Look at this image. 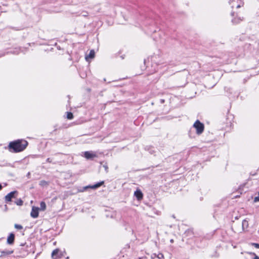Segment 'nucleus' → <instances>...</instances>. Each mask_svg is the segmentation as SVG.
Returning <instances> with one entry per match:
<instances>
[{"label": "nucleus", "instance_id": "1", "mask_svg": "<svg viewBox=\"0 0 259 259\" xmlns=\"http://www.w3.org/2000/svg\"><path fill=\"white\" fill-rule=\"evenodd\" d=\"M27 144L28 143L26 141L18 140L9 143V149L12 152H21L26 148Z\"/></svg>", "mask_w": 259, "mask_h": 259}, {"label": "nucleus", "instance_id": "2", "mask_svg": "<svg viewBox=\"0 0 259 259\" xmlns=\"http://www.w3.org/2000/svg\"><path fill=\"white\" fill-rule=\"evenodd\" d=\"M194 127L196 129V133L198 135L201 134L204 131V125L197 120L193 124Z\"/></svg>", "mask_w": 259, "mask_h": 259}, {"label": "nucleus", "instance_id": "3", "mask_svg": "<svg viewBox=\"0 0 259 259\" xmlns=\"http://www.w3.org/2000/svg\"><path fill=\"white\" fill-rule=\"evenodd\" d=\"M62 254L59 249H56L52 253V257L53 259H58L62 256Z\"/></svg>", "mask_w": 259, "mask_h": 259}, {"label": "nucleus", "instance_id": "4", "mask_svg": "<svg viewBox=\"0 0 259 259\" xmlns=\"http://www.w3.org/2000/svg\"><path fill=\"white\" fill-rule=\"evenodd\" d=\"M18 194V192L14 191L8 194L5 196V200L6 202H10L11 201L12 198L15 197V195Z\"/></svg>", "mask_w": 259, "mask_h": 259}, {"label": "nucleus", "instance_id": "5", "mask_svg": "<svg viewBox=\"0 0 259 259\" xmlns=\"http://www.w3.org/2000/svg\"><path fill=\"white\" fill-rule=\"evenodd\" d=\"M84 156L87 159H92L97 157V154L92 151H86L84 153Z\"/></svg>", "mask_w": 259, "mask_h": 259}, {"label": "nucleus", "instance_id": "6", "mask_svg": "<svg viewBox=\"0 0 259 259\" xmlns=\"http://www.w3.org/2000/svg\"><path fill=\"white\" fill-rule=\"evenodd\" d=\"M38 210L39 208L33 206L32 208V210L30 213L31 216L33 218H36L38 216Z\"/></svg>", "mask_w": 259, "mask_h": 259}, {"label": "nucleus", "instance_id": "7", "mask_svg": "<svg viewBox=\"0 0 259 259\" xmlns=\"http://www.w3.org/2000/svg\"><path fill=\"white\" fill-rule=\"evenodd\" d=\"M104 183V181H101L100 182H99L95 185H92V186H88L84 187V189H86L88 188H92L93 189H96L100 186H101L102 185H103Z\"/></svg>", "mask_w": 259, "mask_h": 259}, {"label": "nucleus", "instance_id": "8", "mask_svg": "<svg viewBox=\"0 0 259 259\" xmlns=\"http://www.w3.org/2000/svg\"><path fill=\"white\" fill-rule=\"evenodd\" d=\"M15 235L13 233H11L7 238V243L9 244H12L14 241Z\"/></svg>", "mask_w": 259, "mask_h": 259}, {"label": "nucleus", "instance_id": "9", "mask_svg": "<svg viewBox=\"0 0 259 259\" xmlns=\"http://www.w3.org/2000/svg\"><path fill=\"white\" fill-rule=\"evenodd\" d=\"M95 57V52L93 50L90 51L88 55L85 56V59L88 61L89 59H93Z\"/></svg>", "mask_w": 259, "mask_h": 259}, {"label": "nucleus", "instance_id": "10", "mask_svg": "<svg viewBox=\"0 0 259 259\" xmlns=\"http://www.w3.org/2000/svg\"><path fill=\"white\" fill-rule=\"evenodd\" d=\"M135 195L138 199H141L143 197V194L140 190H137L135 192Z\"/></svg>", "mask_w": 259, "mask_h": 259}, {"label": "nucleus", "instance_id": "11", "mask_svg": "<svg viewBox=\"0 0 259 259\" xmlns=\"http://www.w3.org/2000/svg\"><path fill=\"white\" fill-rule=\"evenodd\" d=\"M248 227V222L247 220H244L242 223V230H244L247 229Z\"/></svg>", "mask_w": 259, "mask_h": 259}, {"label": "nucleus", "instance_id": "12", "mask_svg": "<svg viewBox=\"0 0 259 259\" xmlns=\"http://www.w3.org/2000/svg\"><path fill=\"white\" fill-rule=\"evenodd\" d=\"M40 207L39 208V209H40L41 210L44 211L46 209V205L45 202L42 201L40 202Z\"/></svg>", "mask_w": 259, "mask_h": 259}, {"label": "nucleus", "instance_id": "13", "mask_svg": "<svg viewBox=\"0 0 259 259\" xmlns=\"http://www.w3.org/2000/svg\"><path fill=\"white\" fill-rule=\"evenodd\" d=\"M153 255H154L155 257H156L159 259H162V258H164V255L161 253H159L158 254L154 253V254H153Z\"/></svg>", "mask_w": 259, "mask_h": 259}, {"label": "nucleus", "instance_id": "14", "mask_svg": "<svg viewBox=\"0 0 259 259\" xmlns=\"http://www.w3.org/2000/svg\"><path fill=\"white\" fill-rule=\"evenodd\" d=\"M39 185L43 187L47 186L48 185V183L47 181L42 180L40 182Z\"/></svg>", "mask_w": 259, "mask_h": 259}, {"label": "nucleus", "instance_id": "15", "mask_svg": "<svg viewBox=\"0 0 259 259\" xmlns=\"http://www.w3.org/2000/svg\"><path fill=\"white\" fill-rule=\"evenodd\" d=\"M73 117V114L71 112H67V118L69 119H71Z\"/></svg>", "mask_w": 259, "mask_h": 259}, {"label": "nucleus", "instance_id": "16", "mask_svg": "<svg viewBox=\"0 0 259 259\" xmlns=\"http://www.w3.org/2000/svg\"><path fill=\"white\" fill-rule=\"evenodd\" d=\"M13 252V251L6 250V251H3L2 252V253L3 254H12Z\"/></svg>", "mask_w": 259, "mask_h": 259}, {"label": "nucleus", "instance_id": "17", "mask_svg": "<svg viewBox=\"0 0 259 259\" xmlns=\"http://www.w3.org/2000/svg\"><path fill=\"white\" fill-rule=\"evenodd\" d=\"M241 4H242L241 2H240L239 4H233L232 6V7L234 8V7H236V8H240L241 7Z\"/></svg>", "mask_w": 259, "mask_h": 259}, {"label": "nucleus", "instance_id": "18", "mask_svg": "<svg viewBox=\"0 0 259 259\" xmlns=\"http://www.w3.org/2000/svg\"><path fill=\"white\" fill-rule=\"evenodd\" d=\"M16 203L18 205H22L23 204V201L21 199H19L17 200V201L16 202Z\"/></svg>", "mask_w": 259, "mask_h": 259}, {"label": "nucleus", "instance_id": "19", "mask_svg": "<svg viewBox=\"0 0 259 259\" xmlns=\"http://www.w3.org/2000/svg\"><path fill=\"white\" fill-rule=\"evenodd\" d=\"M14 226L15 228L17 229L21 230L23 229V227L20 225L15 224Z\"/></svg>", "mask_w": 259, "mask_h": 259}, {"label": "nucleus", "instance_id": "20", "mask_svg": "<svg viewBox=\"0 0 259 259\" xmlns=\"http://www.w3.org/2000/svg\"><path fill=\"white\" fill-rule=\"evenodd\" d=\"M103 167L104 168L106 172H108V166L107 163H105L103 165Z\"/></svg>", "mask_w": 259, "mask_h": 259}, {"label": "nucleus", "instance_id": "21", "mask_svg": "<svg viewBox=\"0 0 259 259\" xmlns=\"http://www.w3.org/2000/svg\"><path fill=\"white\" fill-rule=\"evenodd\" d=\"M251 245L254 246L256 248H259V244L256 243H251Z\"/></svg>", "mask_w": 259, "mask_h": 259}, {"label": "nucleus", "instance_id": "22", "mask_svg": "<svg viewBox=\"0 0 259 259\" xmlns=\"http://www.w3.org/2000/svg\"><path fill=\"white\" fill-rule=\"evenodd\" d=\"M253 201L254 202H257L259 201V192L258 193V196L254 197Z\"/></svg>", "mask_w": 259, "mask_h": 259}, {"label": "nucleus", "instance_id": "23", "mask_svg": "<svg viewBox=\"0 0 259 259\" xmlns=\"http://www.w3.org/2000/svg\"><path fill=\"white\" fill-rule=\"evenodd\" d=\"M249 254H251V255H254V257L253 259H259V257L258 256H257L254 253H253V252H249Z\"/></svg>", "mask_w": 259, "mask_h": 259}, {"label": "nucleus", "instance_id": "24", "mask_svg": "<svg viewBox=\"0 0 259 259\" xmlns=\"http://www.w3.org/2000/svg\"><path fill=\"white\" fill-rule=\"evenodd\" d=\"M47 161L48 162H50L51 163L52 162V160L50 158H48L47 159Z\"/></svg>", "mask_w": 259, "mask_h": 259}, {"label": "nucleus", "instance_id": "25", "mask_svg": "<svg viewBox=\"0 0 259 259\" xmlns=\"http://www.w3.org/2000/svg\"><path fill=\"white\" fill-rule=\"evenodd\" d=\"M154 257H155L154 256V255H153H153H152V256H151V258H152V259H153Z\"/></svg>", "mask_w": 259, "mask_h": 259}, {"label": "nucleus", "instance_id": "26", "mask_svg": "<svg viewBox=\"0 0 259 259\" xmlns=\"http://www.w3.org/2000/svg\"><path fill=\"white\" fill-rule=\"evenodd\" d=\"M170 243H173L174 242V240L173 239H171L170 240Z\"/></svg>", "mask_w": 259, "mask_h": 259}, {"label": "nucleus", "instance_id": "27", "mask_svg": "<svg viewBox=\"0 0 259 259\" xmlns=\"http://www.w3.org/2000/svg\"><path fill=\"white\" fill-rule=\"evenodd\" d=\"M3 187L1 184H0V190L2 189Z\"/></svg>", "mask_w": 259, "mask_h": 259}, {"label": "nucleus", "instance_id": "28", "mask_svg": "<svg viewBox=\"0 0 259 259\" xmlns=\"http://www.w3.org/2000/svg\"><path fill=\"white\" fill-rule=\"evenodd\" d=\"M139 259H142V258H139Z\"/></svg>", "mask_w": 259, "mask_h": 259}]
</instances>
